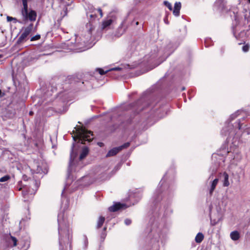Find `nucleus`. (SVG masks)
Instances as JSON below:
<instances>
[{"label": "nucleus", "mask_w": 250, "mask_h": 250, "mask_svg": "<svg viewBox=\"0 0 250 250\" xmlns=\"http://www.w3.org/2000/svg\"><path fill=\"white\" fill-rule=\"evenodd\" d=\"M91 35V30H89L84 36L79 38L77 37L76 41L80 39V41L77 42V46L81 51H84L91 47L92 43Z\"/></svg>", "instance_id": "f257e3e1"}, {"label": "nucleus", "mask_w": 250, "mask_h": 250, "mask_svg": "<svg viewBox=\"0 0 250 250\" xmlns=\"http://www.w3.org/2000/svg\"><path fill=\"white\" fill-rule=\"evenodd\" d=\"M30 0H22L23 8L21 9V14L23 17V21H35L36 19V12L34 10L28 11V1Z\"/></svg>", "instance_id": "f03ea898"}, {"label": "nucleus", "mask_w": 250, "mask_h": 250, "mask_svg": "<svg viewBox=\"0 0 250 250\" xmlns=\"http://www.w3.org/2000/svg\"><path fill=\"white\" fill-rule=\"evenodd\" d=\"M93 134L91 131L85 128H82L77 134L78 142L81 144H86V142L90 143L93 139Z\"/></svg>", "instance_id": "7ed1b4c3"}, {"label": "nucleus", "mask_w": 250, "mask_h": 250, "mask_svg": "<svg viewBox=\"0 0 250 250\" xmlns=\"http://www.w3.org/2000/svg\"><path fill=\"white\" fill-rule=\"evenodd\" d=\"M33 25V23H30L28 26L24 29L23 28V32L17 40V42L18 44H21L26 41L27 37L31 32Z\"/></svg>", "instance_id": "20e7f679"}, {"label": "nucleus", "mask_w": 250, "mask_h": 250, "mask_svg": "<svg viewBox=\"0 0 250 250\" xmlns=\"http://www.w3.org/2000/svg\"><path fill=\"white\" fill-rule=\"evenodd\" d=\"M130 146V143L129 142H127L125 143L124 145L118 146L114 147L112 149H110L106 154V157H111L113 156L116 155L119 151L122 150L123 149L128 147Z\"/></svg>", "instance_id": "39448f33"}, {"label": "nucleus", "mask_w": 250, "mask_h": 250, "mask_svg": "<svg viewBox=\"0 0 250 250\" xmlns=\"http://www.w3.org/2000/svg\"><path fill=\"white\" fill-rule=\"evenodd\" d=\"M233 157L230 160L232 165H237L242 159V155L237 149L234 150Z\"/></svg>", "instance_id": "423d86ee"}, {"label": "nucleus", "mask_w": 250, "mask_h": 250, "mask_svg": "<svg viewBox=\"0 0 250 250\" xmlns=\"http://www.w3.org/2000/svg\"><path fill=\"white\" fill-rule=\"evenodd\" d=\"M127 207L125 204H121L120 203H116L113 206H110L108 208V210L111 212H115L121 209H125Z\"/></svg>", "instance_id": "0eeeda50"}, {"label": "nucleus", "mask_w": 250, "mask_h": 250, "mask_svg": "<svg viewBox=\"0 0 250 250\" xmlns=\"http://www.w3.org/2000/svg\"><path fill=\"white\" fill-rule=\"evenodd\" d=\"M73 148H74V144H73V146H72L71 152L70 153V161H69V167H68V173H70L71 172V171L72 170L71 168L73 165L74 160L76 156V154L73 152Z\"/></svg>", "instance_id": "6e6552de"}, {"label": "nucleus", "mask_w": 250, "mask_h": 250, "mask_svg": "<svg viewBox=\"0 0 250 250\" xmlns=\"http://www.w3.org/2000/svg\"><path fill=\"white\" fill-rule=\"evenodd\" d=\"M181 8V3L180 2H176L174 4L173 14L175 16H179L180 15V10Z\"/></svg>", "instance_id": "1a4fd4ad"}, {"label": "nucleus", "mask_w": 250, "mask_h": 250, "mask_svg": "<svg viewBox=\"0 0 250 250\" xmlns=\"http://www.w3.org/2000/svg\"><path fill=\"white\" fill-rule=\"evenodd\" d=\"M222 181L224 187H228L229 185V175L226 172H224L222 175Z\"/></svg>", "instance_id": "9d476101"}, {"label": "nucleus", "mask_w": 250, "mask_h": 250, "mask_svg": "<svg viewBox=\"0 0 250 250\" xmlns=\"http://www.w3.org/2000/svg\"><path fill=\"white\" fill-rule=\"evenodd\" d=\"M219 181V179L218 178H215L213 180L211 183L210 185V188H209V194L211 195L213 191L214 190L216 185H217Z\"/></svg>", "instance_id": "9b49d317"}, {"label": "nucleus", "mask_w": 250, "mask_h": 250, "mask_svg": "<svg viewBox=\"0 0 250 250\" xmlns=\"http://www.w3.org/2000/svg\"><path fill=\"white\" fill-rule=\"evenodd\" d=\"M89 152L88 149L87 147H84L82 149V152L81 153V154L79 157L80 160H83V158H84L88 154Z\"/></svg>", "instance_id": "f8f14e48"}, {"label": "nucleus", "mask_w": 250, "mask_h": 250, "mask_svg": "<svg viewBox=\"0 0 250 250\" xmlns=\"http://www.w3.org/2000/svg\"><path fill=\"white\" fill-rule=\"evenodd\" d=\"M113 20L111 19H107L103 21L102 24V29H104L107 27H108L109 25H111V24L112 23Z\"/></svg>", "instance_id": "ddd939ff"}, {"label": "nucleus", "mask_w": 250, "mask_h": 250, "mask_svg": "<svg viewBox=\"0 0 250 250\" xmlns=\"http://www.w3.org/2000/svg\"><path fill=\"white\" fill-rule=\"evenodd\" d=\"M231 239L234 241L238 240L240 238V234L237 231H233L230 234Z\"/></svg>", "instance_id": "4468645a"}, {"label": "nucleus", "mask_w": 250, "mask_h": 250, "mask_svg": "<svg viewBox=\"0 0 250 250\" xmlns=\"http://www.w3.org/2000/svg\"><path fill=\"white\" fill-rule=\"evenodd\" d=\"M121 69V68L120 67H115V68H113L111 69H109V70H104L103 69H102V68H98L97 69V71L99 72V73L101 74V75H104L105 74V73H106L107 72L109 71H112V70H120Z\"/></svg>", "instance_id": "2eb2a0df"}, {"label": "nucleus", "mask_w": 250, "mask_h": 250, "mask_svg": "<svg viewBox=\"0 0 250 250\" xmlns=\"http://www.w3.org/2000/svg\"><path fill=\"white\" fill-rule=\"evenodd\" d=\"M204 238L203 234L201 232H199L195 237V241L197 243H200L203 240Z\"/></svg>", "instance_id": "dca6fc26"}, {"label": "nucleus", "mask_w": 250, "mask_h": 250, "mask_svg": "<svg viewBox=\"0 0 250 250\" xmlns=\"http://www.w3.org/2000/svg\"><path fill=\"white\" fill-rule=\"evenodd\" d=\"M7 21H14V22L15 23L17 22H19V23H22V24H25L26 23V22L28 21H23V17H22V21H19L17 20V19L15 18H13V17H10V16H7Z\"/></svg>", "instance_id": "f3484780"}, {"label": "nucleus", "mask_w": 250, "mask_h": 250, "mask_svg": "<svg viewBox=\"0 0 250 250\" xmlns=\"http://www.w3.org/2000/svg\"><path fill=\"white\" fill-rule=\"evenodd\" d=\"M145 100L146 99L144 98H141L136 103L137 110L139 111L143 109L144 107H142V105L140 104H142Z\"/></svg>", "instance_id": "a211bd4d"}, {"label": "nucleus", "mask_w": 250, "mask_h": 250, "mask_svg": "<svg viewBox=\"0 0 250 250\" xmlns=\"http://www.w3.org/2000/svg\"><path fill=\"white\" fill-rule=\"evenodd\" d=\"M104 220H105L104 217H102V216L100 217L98 221V222H97V228L99 229V228H101L102 226V225H103V224L104 222Z\"/></svg>", "instance_id": "6ab92c4d"}, {"label": "nucleus", "mask_w": 250, "mask_h": 250, "mask_svg": "<svg viewBox=\"0 0 250 250\" xmlns=\"http://www.w3.org/2000/svg\"><path fill=\"white\" fill-rule=\"evenodd\" d=\"M10 179V177L9 175H6L0 178V182H4L8 181Z\"/></svg>", "instance_id": "aec40b11"}, {"label": "nucleus", "mask_w": 250, "mask_h": 250, "mask_svg": "<svg viewBox=\"0 0 250 250\" xmlns=\"http://www.w3.org/2000/svg\"><path fill=\"white\" fill-rule=\"evenodd\" d=\"M164 5L166 6H167L168 8V9L169 10L171 11L172 10V5L168 1H164Z\"/></svg>", "instance_id": "412c9836"}, {"label": "nucleus", "mask_w": 250, "mask_h": 250, "mask_svg": "<svg viewBox=\"0 0 250 250\" xmlns=\"http://www.w3.org/2000/svg\"><path fill=\"white\" fill-rule=\"evenodd\" d=\"M37 173H42V172H43V173H45V171L43 170L42 167L39 166H37V167L36 169H34V170Z\"/></svg>", "instance_id": "4be33fe9"}, {"label": "nucleus", "mask_w": 250, "mask_h": 250, "mask_svg": "<svg viewBox=\"0 0 250 250\" xmlns=\"http://www.w3.org/2000/svg\"><path fill=\"white\" fill-rule=\"evenodd\" d=\"M62 213H60L58 215V224H59V228H58L59 230H60V226L62 223L61 220H62Z\"/></svg>", "instance_id": "5701e85b"}, {"label": "nucleus", "mask_w": 250, "mask_h": 250, "mask_svg": "<svg viewBox=\"0 0 250 250\" xmlns=\"http://www.w3.org/2000/svg\"><path fill=\"white\" fill-rule=\"evenodd\" d=\"M238 112H239V111H238L230 115V119L231 121L234 120L238 116Z\"/></svg>", "instance_id": "b1692460"}, {"label": "nucleus", "mask_w": 250, "mask_h": 250, "mask_svg": "<svg viewBox=\"0 0 250 250\" xmlns=\"http://www.w3.org/2000/svg\"><path fill=\"white\" fill-rule=\"evenodd\" d=\"M41 38V36L40 35H36L33 37H32L31 39H30V41H37V40H38L40 39Z\"/></svg>", "instance_id": "393cba45"}, {"label": "nucleus", "mask_w": 250, "mask_h": 250, "mask_svg": "<svg viewBox=\"0 0 250 250\" xmlns=\"http://www.w3.org/2000/svg\"><path fill=\"white\" fill-rule=\"evenodd\" d=\"M10 237H11V240H12V242L13 243V246H17V239H16V237H15L14 236H10Z\"/></svg>", "instance_id": "a878e982"}, {"label": "nucleus", "mask_w": 250, "mask_h": 250, "mask_svg": "<svg viewBox=\"0 0 250 250\" xmlns=\"http://www.w3.org/2000/svg\"><path fill=\"white\" fill-rule=\"evenodd\" d=\"M249 46L248 45H245L243 46L242 50L244 52H247L249 51Z\"/></svg>", "instance_id": "bb28decb"}, {"label": "nucleus", "mask_w": 250, "mask_h": 250, "mask_svg": "<svg viewBox=\"0 0 250 250\" xmlns=\"http://www.w3.org/2000/svg\"><path fill=\"white\" fill-rule=\"evenodd\" d=\"M14 113L11 112L10 113H8L7 115H5V116L8 118H12L14 116Z\"/></svg>", "instance_id": "cd10ccee"}, {"label": "nucleus", "mask_w": 250, "mask_h": 250, "mask_svg": "<svg viewBox=\"0 0 250 250\" xmlns=\"http://www.w3.org/2000/svg\"><path fill=\"white\" fill-rule=\"evenodd\" d=\"M125 223L126 225H129L131 223V220L129 219H126L125 220Z\"/></svg>", "instance_id": "c85d7f7f"}, {"label": "nucleus", "mask_w": 250, "mask_h": 250, "mask_svg": "<svg viewBox=\"0 0 250 250\" xmlns=\"http://www.w3.org/2000/svg\"><path fill=\"white\" fill-rule=\"evenodd\" d=\"M98 12L99 13L100 15V17H103V13H102V10L101 8H98L97 9Z\"/></svg>", "instance_id": "c756f323"}, {"label": "nucleus", "mask_w": 250, "mask_h": 250, "mask_svg": "<svg viewBox=\"0 0 250 250\" xmlns=\"http://www.w3.org/2000/svg\"><path fill=\"white\" fill-rule=\"evenodd\" d=\"M173 50H171V51H168L165 54V58H167L169 55L172 52Z\"/></svg>", "instance_id": "7c9ffc66"}, {"label": "nucleus", "mask_w": 250, "mask_h": 250, "mask_svg": "<svg viewBox=\"0 0 250 250\" xmlns=\"http://www.w3.org/2000/svg\"><path fill=\"white\" fill-rule=\"evenodd\" d=\"M161 199V197H159V196H158V197L156 198V202L159 201Z\"/></svg>", "instance_id": "2f4dec72"}, {"label": "nucleus", "mask_w": 250, "mask_h": 250, "mask_svg": "<svg viewBox=\"0 0 250 250\" xmlns=\"http://www.w3.org/2000/svg\"><path fill=\"white\" fill-rule=\"evenodd\" d=\"M238 128L239 129H240L241 127V125L240 124V121H239V122L238 123Z\"/></svg>", "instance_id": "473e14b6"}, {"label": "nucleus", "mask_w": 250, "mask_h": 250, "mask_svg": "<svg viewBox=\"0 0 250 250\" xmlns=\"http://www.w3.org/2000/svg\"><path fill=\"white\" fill-rule=\"evenodd\" d=\"M90 16L91 18H93V17H95V15L91 14V15H90Z\"/></svg>", "instance_id": "72a5a7b5"}, {"label": "nucleus", "mask_w": 250, "mask_h": 250, "mask_svg": "<svg viewBox=\"0 0 250 250\" xmlns=\"http://www.w3.org/2000/svg\"><path fill=\"white\" fill-rule=\"evenodd\" d=\"M87 243H88L87 239L86 238H85V243L87 244Z\"/></svg>", "instance_id": "f704fd0d"}, {"label": "nucleus", "mask_w": 250, "mask_h": 250, "mask_svg": "<svg viewBox=\"0 0 250 250\" xmlns=\"http://www.w3.org/2000/svg\"><path fill=\"white\" fill-rule=\"evenodd\" d=\"M33 112L32 111H30V112H29V114H30V115H33Z\"/></svg>", "instance_id": "c9c22d12"}, {"label": "nucleus", "mask_w": 250, "mask_h": 250, "mask_svg": "<svg viewBox=\"0 0 250 250\" xmlns=\"http://www.w3.org/2000/svg\"><path fill=\"white\" fill-rule=\"evenodd\" d=\"M119 168H120V166H119V167H115V168H116V170H117Z\"/></svg>", "instance_id": "e433bc0d"}, {"label": "nucleus", "mask_w": 250, "mask_h": 250, "mask_svg": "<svg viewBox=\"0 0 250 250\" xmlns=\"http://www.w3.org/2000/svg\"><path fill=\"white\" fill-rule=\"evenodd\" d=\"M2 97V95H1V90L0 89V97Z\"/></svg>", "instance_id": "4c0bfd02"}, {"label": "nucleus", "mask_w": 250, "mask_h": 250, "mask_svg": "<svg viewBox=\"0 0 250 250\" xmlns=\"http://www.w3.org/2000/svg\"><path fill=\"white\" fill-rule=\"evenodd\" d=\"M241 171L244 173V169L241 167Z\"/></svg>", "instance_id": "58836bf2"}, {"label": "nucleus", "mask_w": 250, "mask_h": 250, "mask_svg": "<svg viewBox=\"0 0 250 250\" xmlns=\"http://www.w3.org/2000/svg\"><path fill=\"white\" fill-rule=\"evenodd\" d=\"M212 176V174L210 175V176L209 177V179H210L211 178Z\"/></svg>", "instance_id": "ea45409f"}, {"label": "nucleus", "mask_w": 250, "mask_h": 250, "mask_svg": "<svg viewBox=\"0 0 250 250\" xmlns=\"http://www.w3.org/2000/svg\"><path fill=\"white\" fill-rule=\"evenodd\" d=\"M106 227H104V230H106Z\"/></svg>", "instance_id": "a19ab883"}, {"label": "nucleus", "mask_w": 250, "mask_h": 250, "mask_svg": "<svg viewBox=\"0 0 250 250\" xmlns=\"http://www.w3.org/2000/svg\"><path fill=\"white\" fill-rule=\"evenodd\" d=\"M235 20H237V17H236V16H235Z\"/></svg>", "instance_id": "79ce46f5"}, {"label": "nucleus", "mask_w": 250, "mask_h": 250, "mask_svg": "<svg viewBox=\"0 0 250 250\" xmlns=\"http://www.w3.org/2000/svg\"><path fill=\"white\" fill-rule=\"evenodd\" d=\"M136 25H138V21H137V22H136Z\"/></svg>", "instance_id": "37998d69"}, {"label": "nucleus", "mask_w": 250, "mask_h": 250, "mask_svg": "<svg viewBox=\"0 0 250 250\" xmlns=\"http://www.w3.org/2000/svg\"><path fill=\"white\" fill-rule=\"evenodd\" d=\"M185 89V88L184 87H183L182 88V90H184Z\"/></svg>", "instance_id": "c03bdc74"}, {"label": "nucleus", "mask_w": 250, "mask_h": 250, "mask_svg": "<svg viewBox=\"0 0 250 250\" xmlns=\"http://www.w3.org/2000/svg\"><path fill=\"white\" fill-rule=\"evenodd\" d=\"M248 2L250 3V0H248Z\"/></svg>", "instance_id": "a18cd8bd"}, {"label": "nucleus", "mask_w": 250, "mask_h": 250, "mask_svg": "<svg viewBox=\"0 0 250 250\" xmlns=\"http://www.w3.org/2000/svg\"><path fill=\"white\" fill-rule=\"evenodd\" d=\"M1 55H0V58H1Z\"/></svg>", "instance_id": "49530a36"}]
</instances>
